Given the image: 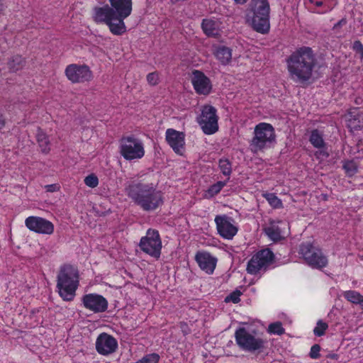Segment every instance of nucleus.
Returning a JSON list of instances; mask_svg holds the SVG:
<instances>
[{
    "mask_svg": "<svg viewBox=\"0 0 363 363\" xmlns=\"http://www.w3.org/2000/svg\"><path fill=\"white\" fill-rule=\"evenodd\" d=\"M110 5L96 6L93 19L97 23L106 24L110 32L115 35H121L126 30L124 20L132 13V0H108Z\"/></svg>",
    "mask_w": 363,
    "mask_h": 363,
    "instance_id": "obj_1",
    "label": "nucleus"
},
{
    "mask_svg": "<svg viewBox=\"0 0 363 363\" xmlns=\"http://www.w3.org/2000/svg\"><path fill=\"white\" fill-rule=\"evenodd\" d=\"M128 196L145 211H152L163 204V194L152 183L132 182L125 188Z\"/></svg>",
    "mask_w": 363,
    "mask_h": 363,
    "instance_id": "obj_2",
    "label": "nucleus"
},
{
    "mask_svg": "<svg viewBox=\"0 0 363 363\" xmlns=\"http://www.w3.org/2000/svg\"><path fill=\"white\" fill-rule=\"evenodd\" d=\"M286 63L291 78L304 82L311 78L316 62L311 48L303 47L293 52Z\"/></svg>",
    "mask_w": 363,
    "mask_h": 363,
    "instance_id": "obj_3",
    "label": "nucleus"
},
{
    "mask_svg": "<svg viewBox=\"0 0 363 363\" xmlns=\"http://www.w3.org/2000/svg\"><path fill=\"white\" fill-rule=\"evenodd\" d=\"M79 286V272L70 264L63 265L59 272L57 288L59 294L64 301H71L75 296Z\"/></svg>",
    "mask_w": 363,
    "mask_h": 363,
    "instance_id": "obj_4",
    "label": "nucleus"
},
{
    "mask_svg": "<svg viewBox=\"0 0 363 363\" xmlns=\"http://www.w3.org/2000/svg\"><path fill=\"white\" fill-rule=\"evenodd\" d=\"M269 4L267 0H252L247 16L252 20L253 28L261 33L269 30Z\"/></svg>",
    "mask_w": 363,
    "mask_h": 363,
    "instance_id": "obj_5",
    "label": "nucleus"
},
{
    "mask_svg": "<svg viewBox=\"0 0 363 363\" xmlns=\"http://www.w3.org/2000/svg\"><path fill=\"white\" fill-rule=\"evenodd\" d=\"M276 138L273 126L267 123H260L255 127L254 136L250 142V147L252 152L263 151L274 142Z\"/></svg>",
    "mask_w": 363,
    "mask_h": 363,
    "instance_id": "obj_6",
    "label": "nucleus"
},
{
    "mask_svg": "<svg viewBox=\"0 0 363 363\" xmlns=\"http://www.w3.org/2000/svg\"><path fill=\"white\" fill-rule=\"evenodd\" d=\"M299 253L306 263L314 269H320L328 264V259L321 250L313 246L311 242L302 243Z\"/></svg>",
    "mask_w": 363,
    "mask_h": 363,
    "instance_id": "obj_7",
    "label": "nucleus"
},
{
    "mask_svg": "<svg viewBox=\"0 0 363 363\" xmlns=\"http://www.w3.org/2000/svg\"><path fill=\"white\" fill-rule=\"evenodd\" d=\"M274 261V255L269 249L259 250L249 260L247 272L254 275L260 272H265Z\"/></svg>",
    "mask_w": 363,
    "mask_h": 363,
    "instance_id": "obj_8",
    "label": "nucleus"
},
{
    "mask_svg": "<svg viewBox=\"0 0 363 363\" xmlns=\"http://www.w3.org/2000/svg\"><path fill=\"white\" fill-rule=\"evenodd\" d=\"M120 153L127 160L141 159L145 155L143 143L133 136L124 137L121 140Z\"/></svg>",
    "mask_w": 363,
    "mask_h": 363,
    "instance_id": "obj_9",
    "label": "nucleus"
},
{
    "mask_svg": "<svg viewBox=\"0 0 363 363\" xmlns=\"http://www.w3.org/2000/svg\"><path fill=\"white\" fill-rule=\"evenodd\" d=\"M139 247L145 253L159 259L161 255L162 241L158 231L148 229L146 235L140 239Z\"/></svg>",
    "mask_w": 363,
    "mask_h": 363,
    "instance_id": "obj_10",
    "label": "nucleus"
},
{
    "mask_svg": "<svg viewBox=\"0 0 363 363\" xmlns=\"http://www.w3.org/2000/svg\"><path fill=\"white\" fill-rule=\"evenodd\" d=\"M235 340L238 346L244 350L254 352L263 349L265 342L251 335L245 328H240L235 333Z\"/></svg>",
    "mask_w": 363,
    "mask_h": 363,
    "instance_id": "obj_11",
    "label": "nucleus"
},
{
    "mask_svg": "<svg viewBox=\"0 0 363 363\" xmlns=\"http://www.w3.org/2000/svg\"><path fill=\"white\" fill-rule=\"evenodd\" d=\"M216 112V109L210 105L204 106L202 108L198 123L206 135L213 134L218 130V118Z\"/></svg>",
    "mask_w": 363,
    "mask_h": 363,
    "instance_id": "obj_12",
    "label": "nucleus"
},
{
    "mask_svg": "<svg viewBox=\"0 0 363 363\" xmlns=\"http://www.w3.org/2000/svg\"><path fill=\"white\" fill-rule=\"evenodd\" d=\"M65 74L68 80L74 84L89 82L93 79V73L86 65H69L65 68Z\"/></svg>",
    "mask_w": 363,
    "mask_h": 363,
    "instance_id": "obj_13",
    "label": "nucleus"
},
{
    "mask_svg": "<svg viewBox=\"0 0 363 363\" xmlns=\"http://www.w3.org/2000/svg\"><path fill=\"white\" fill-rule=\"evenodd\" d=\"M82 303L84 308L94 313L106 312L108 306V302L106 298L95 293L84 295L82 297Z\"/></svg>",
    "mask_w": 363,
    "mask_h": 363,
    "instance_id": "obj_14",
    "label": "nucleus"
},
{
    "mask_svg": "<svg viewBox=\"0 0 363 363\" xmlns=\"http://www.w3.org/2000/svg\"><path fill=\"white\" fill-rule=\"evenodd\" d=\"M233 219L226 215L216 216L215 223L218 234L223 238L231 240L238 233V228L233 223Z\"/></svg>",
    "mask_w": 363,
    "mask_h": 363,
    "instance_id": "obj_15",
    "label": "nucleus"
},
{
    "mask_svg": "<svg viewBox=\"0 0 363 363\" xmlns=\"http://www.w3.org/2000/svg\"><path fill=\"white\" fill-rule=\"evenodd\" d=\"M26 226L31 231L51 235L54 232L53 224L41 217L29 216L25 220Z\"/></svg>",
    "mask_w": 363,
    "mask_h": 363,
    "instance_id": "obj_16",
    "label": "nucleus"
},
{
    "mask_svg": "<svg viewBox=\"0 0 363 363\" xmlns=\"http://www.w3.org/2000/svg\"><path fill=\"white\" fill-rule=\"evenodd\" d=\"M118 348V342L112 335L106 333H101L96 340V350L102 355H108L116 352Z\"/></svg>",
    "mask_w": 363,
    "mask_h": 363,
    "instance_id": "obj_17",
    "label": "nucleus"
},
{
    "mask_svg": "<svg viewBox=\"0 0 363 363\" xmlns=\"http://www.w3.org/2000/svg\"><path fill=\"white\" fill-rule=\"evenodd\" d=\"M191 83L198 94L206 96L211 91V82L201 71L194 70L192 72Z\"/></svg>",
    "mask_w": 363,
    "mask_h": 363,
    "instance_id": "obj_18",
    "label": "nucleus"
},
{
    "mask_svg": "<svg viewBox=\"0 0 363 363\" xmlns=\"http://www.w3.org/2000/svg\"><path fill=\"white\" fill-rule=\"evenodd\" d=\"M166 140L175 153L182 155L185 150V135L173 128L166 130Z\"/></svg>",
    "mask_w": 363,
    "mask_h": 363,
    "instance_id": "obj_19",
    "label": "nucleus"
},
{
    "mask_svg": "<svg viewBox=\"0 0 363 363\" xmlns=\"http://www.w3.org/2000/svg\"><path fill=\"white\" fill-rule=\"evenodd\" d=\"M195 259L199 267L208 274H212L216 268L217 259L210 253L206 252H199Z\"/></svg>",
    "mask_w": 363,
    "mask_h": 363,
    "instance_id": "obj_20",
    "label": "nucleus"
},
{
    "mask_svg": "<svg viewBox=\"0 0 363 363\" xmlns=\"http://www.w3.org/2000/svg\"><path fill=\"white\" fill-rule=\"evenodd\" d=\"M347 127L351 130H358L363 128V118L357 108L350 110L346 115Z\"/></svg>",
    "mask_w": 363,
    "mask_h": 363,
    "instance_id": "obj_21",
    "label": "nucleus"
},
{
    "mask_svg": "<svg viewBox=\"0 0 363 363\" xmlns=\"http://www.w3.org/2000/svg\"><path fill=\"white\" fill-rule=\"evenodd\" d=\"M201 28L203 33L208 37H216L219 35V23L211 18H205L202 21Z\"/></svg>",
    "mask_w": 363,
    "mask_h": 363,
    "instance_id": "obj_22",
    "label": "nucleus"
},
{
    "mask_svg": "<svg viewBox=\"0 0 363 363\" xmlns=\"http://www.w3.org/2000/svg\"><path fill=\"white\" fill-rule=\"evenodd\" d=\"M36 140L41 152L48 154L50 150V140L48 135L40 127L37 129Z\"/></svg>",
    "mask_w": 363,
    "mask_h": 363,
    "instance_id": "obj_23",
    "label": "nucleus"
},
{
    "mask_svg": "<svg viewBox=\"0 0 363 363\" xmlns=\"http://www.w3.org/2000/svg\"><path fill=\"white\" fill-rule=\"evenodd\" d=\"M214 55L220 63L224 65L228 64L232 58L231 50L223 45L218 46L214 50Z\"/></svg>",
    "mask_w": 363,
    "mask_h": 363,
    "instance_id": "obj_24",
    "label": "nucleus"
},
{
    "mask_svg": "<svg viewBox=\"0 0 363 363\" xmlns=\"http://www.w3.org/2000/svg\"><path fill=\"white\" fill-rule=\"evenodd\" d=\"M24 65L25 60L21 55H14L8 62L9 68L12 72L21 69Z\"/></svg>",
    "mask_w": 363,
    "mask_h": 363,
    "instance_id": "obj_25",
    "label": "nucleus"
},
{
    "mask_svg": "<svg viewBox=\"0 0 363 363\" xmlns=\"http://www.w3.org/2000/svg\"><path fill=\"white\" fill-rule=\"evenodd\" d=\"M309 140L316 148H322L325 146L323 135L318 130H313L311 131Z\"/></svg>",
    "mask_w": 363,
    "mask_h": 363,
    "instance_id": "obj_26",
    "label": "nucleus"
},
{
    "mask_svg": "<svg viewBox=\"0 0 363 363\" xmlns=\"http://www.w3.org/2000/svg\"><path fill=\"white\" fill-rule=\"evenodd\" d=\"M264 232L273 240H277L281 238V230L274 222H272L269 226L265 228Z\"/></svg>",
    "mask_w": 363,
    "mask_h": 363,
    "instance_id": "obj_27",
    "label": "nucleus"
},
{
    "mask_svg": "<svg viewBox=\"0 0 363 363\" xmlns=\"http://www.w3.org/2000/svg\"><path fill=\"white\" fill-rule=\"evenodd\" d=\"M344 297L353 303L360 304L363 306V296L355 291H345Z\"/></svg>",
    "mask_w": 363,
    "mask_h": 363,
    "instance_id": "obj_28",
    "label": "nucleus"
},
{
    "mask_svg": "<svg viewBox=\"0 0 363 363\" xmlns=\"http://www.w3.org/2000/svg\"><path fill=\"white\" fill-rule=\"evenodd\" d=\"M218 165L222 174L229 177L232 173L230 162L228 159L223 158L219 160Z\"/></svg>",
    "mask_w": 363,
    "mask_h": 363,
    "instance_id": "obj_29",
    "label": "nucleus"
},
{
    "mask_svg": "<svg viewBox=\"0 0 363 363\" xmlns=\"http://www.w3.org/2000/svg\"><path fill=\"white\" fill-rule=\"evenodd\" d=\"M264 196L273 208H279L282 206L281 201L274 194H264Z\"/></svg>",
    "mask_w": 363,
    "mask_h": 363,
    "instance_id": "obj_30",
    "label": "nucleus"
},
{
    "mask_svg": "<svg viewBox=\"0 0 363 363\" xmlns=\"http://www.w3.org/2000/svg\"><path fill=\"white\" fill-rule=\"evenodd\" d=\"M226 185V182H218L211 185L207 190V194L210 197H213L218 194L221 189Z\"/></svg>",
    "mask_w": 363,
    "mask_h": 363,
    "instance_id": "obj_31",
    "label": "nucleus"
},
{
    "mask_svg": "<svg viewBox=\"0 0 363 363\" xmlns=\"http://www.w3.org/2000/svg\"><path fill=\"white\" fill-rule=\"evenodd\" d=\"M343 169L349 177H352L357 172V165L354 161H346L343 164Z\"/></svg>",
    "mask_w": 363,
    "mask_h": 363,
    "instance_id": "obj_32",
    "label": "nucleus"
},
{
    "mask_svg": "<svg viewBox=\"0 0 363 363\" xmlns=\"http://www.w3.org/2000/svg\"><path fill=\"white\" fill-rule=\"evenodd\" d=\"M328 328V325L327 323L323 322L322 320H319L317 322L316 326L313 329V333L317 337L323 336L327 329Z\"/></svg>",
    "mask_w": 363,
    "mask_h": 363,
    "instance_id": "obj_33",
    "label": "nucleus"
},
{
    "mask_svg": "<svg viewBox=\"0 0 363 363\" xmlns=\"http://www.w3.org/2000/svg\"><path fill=\"white\" fill-rule=\"evenodd\" d=\"M268 332L272 334L281 335L284 333L285 330L281 322L271 323L268 327Z\"/></svg>",
    "mask_w": 363,
    "mask_h": 363,
    "instance_id": "obj_34",
    "label": "nucleus"
},
{
    "mask_svg": "<svg viewBox=\"0 0 363 363\" xmlns=\"http://www.w3.org/2000/svg\"><path fill=\"white\" fill-rule=\"evenodd\" d=\"M160 359L159 354L152 353L147 354L135 363H157Z\"/></svg>",
    "mask_w": 363,
    "mask_h": 363,
    "instance_id": "obj_35",
    "label": "nucleus"
},
{
    "mask_svg": "<svg viewBox=\"0 0 363 363\" xmlns=\"http://www.w3.org/2000/svg\"><path fill=\"white\" fill-rule=\"evenodd\" d=\"M84 184L89 187L95 188L99 184V179L95 174H91L85 177Z\"/></svg>",
    "mask_w": 363,
    "mask_h": 363,
    "instance_id": "obj_36",
    "label": "nucleus"
},
{
    "mask_svg": "<svg viewBox=\"0 0 363 363\" xmlns=\"http://www.w3.org/2000/svg\"><path fill=\"white\" fill-rule=\"evenodd\" d=\"M240 295L241 292L238 290H236L232 292L229 296H226L225 298V301L226 303L231 301L234 303H238L240 301Z\"/></svg>",
    "mask_w": 363,
    "mask_h": 363,
    "instance_id": "obj_37",
    "label": "nucleus"
},
{
    "mask_svg": "<svg viewBox=\"0 0 363 363\" xmlns=\"http://www.w3.org/2000/svg\"><path fill=\"white\" fill-rule=\"evenodd\" d=\"M147 81L151 86H155L159 83V74L156 72L149 73L147 76Z\"/></svg>",
    "mask_w": 363,
    "mask_h": 363,
    "instance_id": "obj_38",
    "label": "nucleus"
},
{
    "mask_svg": "<svg viewBox=\"0 0 363 363\" xmlns=\"http://www.w3.org/2000/svg\"><path fill=\"white\" fill-rule=\"evenodd\" d=\"M320 346L318 344L313 345L311 348L309 353V356L311 359H318L320 357Z\"/></svg>",
    "mask_w": 363,
    "mask_h": 363,
    "instance_id": "obj_39",
    "label": "nucleus"
},
{
    "mask_svg": "<svg viewBox=\"0 0 363 363\" xmlns=\"http://www.w3.org/2000/svg\"><path fill=\"white\" fill-rule=\"evenodd\" d=\"M352 49L357 53L360 55V59L363 60V45L359 40H355L352 45Z\"/></svg>",
    "mask_w": 363,
    "mask_h": 363,
    "instance_id": "obj_40",
    "label": "nucleus"
},
{
    "mask_svg": "<svg viewBox=\"0 0 363 363\" xmlns=\"http://www.w3.org/2000/svg\"><path fill=\"white\" fill-rule=\"evenodd\" d=\"M346 23H347V20H346V18H343L334 25V26L333 27V30L336 31L340 27H342V26H345Z\"/></svg>",
    "mask_w": 363,
    "mask_h": 363,
    "instance_id": "obj_41",
    "label": "nucleus"
},
{
    "mask_svg": "<svg viewBox=\"0 0 363 363\" xmlns=\"http://www.w3.org/2000/svg\"><path fill=\"white\" fill-rule=\"evenodd\" d=\"M45 189L47 190V191H49V192H55V191H57L59 190V186L57 184H49V185H46L45 186Z\"/></svg>",
    "mask_w": 363,
    "mask_h": 363,
    "instance_id": "obj_42",
    "label": "nucleus"
},
{
    "mask_svg": "<svg viewBox=\"0 0 363 363\" xmlns=\"http://www.w3.org/2000/svg\"><path fill=\"white\" fill-rule=\"evenodd\" d=\"M6 120L2 113H0V130L4 128Z\"/></svg>",
    "mask_w": 363,
    "mask_h": 363,
    "instance_id": "obj_43",
    "label": "nucleus"
},
{
    "mask_svg": "<svg viewBox=\"0 0 363 363\" xmlns=\"http://www.w3.org/2000/svg\"><path fill=\"white\" fill-rule=\"evenodd\" d=\"M311 4H313L316 6H320L323 5V0H309Z\"/></svg>",
    "mask_w": 363,
    "mask_h": 363,
    "instance_id": "obj_44",
    "label": "nucleus"
},
{
    "mask_svg": "<svg viewBox=\"0 0 363 363\" xmlns=\"http://www.w3.org/2000/svg\"><path fill=\"white\" fill-rule=\"evenodd\" d=\"M247 0H234L235 3L237 4H244L247 2Z\"/></svg>",
    "mask_w": 363,
    "mask_h": 363,
    "instance_id": "obj_45",
    "label": "nucleus"
},
{
    "mask_svg": "<svg viewBox=\"0 0 363 363\" xmlns=\"http://www.w3.org/2000/svg\"><path fill=\"white\" fill-rule=\"evenodd\" d=\"M4 5L3 3V0H0V13L4 11Z\"/></svg>",
    "mask_w": 363,
    "mask_h": 363,
    "instance_id": "obj_46",
    "label": "nucleus"
}]
</instances>
